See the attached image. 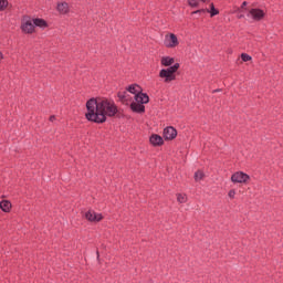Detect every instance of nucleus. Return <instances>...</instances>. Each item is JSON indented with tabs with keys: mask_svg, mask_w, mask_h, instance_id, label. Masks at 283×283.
I'll return each mask as SVG.
<instances>
[{
	"mask_svg": "<svg viewBox=\"0 0 283 283\" xmlns=\"http://www.w3.org/2000/svg\"><path fill=\"white\" fill-rule=\"evenodd\" d=\"M178 136V130L174 128V126H168L164 129V138L165 140H174Z\"/></svg>",
	"mask_w": 283,
	"mask_h": 283,
	"instance_id": "6",
	"label": "nucleus"
},
{
	"mask_svg": "<svg viewBox=\"0 0 283 283\" xmlns=\"http://www.w3.org/2000/svg\"><path fill=\"white\" fill-rule=\"evenodd\" d=\"M50 120H51V123H54V120H56V116L52 115V116L50 117Z\"/></svg>",
	"mask_w": 283,
	"mask_h": 283,
	"instance_id": "27",
	"label": "nucleus"
},
{
	"mask_svg": "<svg viewBox=\"0 0 283 283\" xmlns=\"http://www.w3.org/2000/svg\"><path fill=\"white\" fill-rule=\"evenodd\" d=\"M135 101L140 105H147V103H149V95H147V93H143L142 91L135 94Z\"/></svg>",
	"mask_w": 283,
	"mask_h": 283,
	"instance_id": "9",
	"label": "nucleus"
},
{
	"mask_svg": "<svg viewBox=\"0 0 283 283\" xmlns=\"http://www.w3.org/2000/svg\"><path fill=\"white\" fill-rule=\"evenodd\" d=\"M150 144H153L154 147H160L165 145V139H163V136L158 134H153L149 138Z\"/></svg>",
	"mask_w": 283,
	"mask_h": 283,
	"instance_id": "8",
	"label": "nucleus"
},
{
	"mask_svg": "<svg viewBox=\"0 0 283 283\" xmlns=\"http://www.w3.org/2000/svg\"><path fill=\"white\" fill-rule=\"evenodd\" d=\"M126 90L127 92H129L130 94H134L135 96L136 94L143 91V88H140L138 84H132Z\"/></svg>",
	"mask_w": 283,
	"mask_h": 283,
	"instance_id": "15",
	"label": "nucleus"
},
{
	"mask_svg": "<svg viewBox=\"0 0 283 283\" xmlns=\"http://www.w3.org/2000/svg\"><path fill=\"white\" fill-rule=\"evenodd\" d=\"M130 109L135 114H145V105H143L138 102H132L130 103Z\"/></svg>",
	"mask_w": 283,
	"mask_h": 283,
	"instance_id": "10",
	"label": "nucleus"
},
{
	"mask_svg": "<svg viewBox=\"0 0 283 283\" xmlns=\"http://www.w3.org/2000/svg\"><path fill=\"white\" fill-rule=\"evenodd\" d=\"M179 67L180 63H175L167 69H161L159 72V77L165 78V83H171V81H176V72H178Z\"/></svg>",
	"mask_w": 283,
	"mask_h": 283,
	"instance_id": "2",
	"label": "nucleus"
},
{
	"mask_svg": "<svg viewBox=\"0 0 283 283\" xmlns=\"http://www.w3.org/2000/svg\"><path fill=\"white\" fill-rule=\"evenodd\" d=\"M228 196L229 198H235V190H230Z\"/></svg>",
	"mask_w": 283,
	"mask_h": 283,
	"instance_id": "24",
	"label": "nucleus"
},
{
	"mask_svg": "<svg viewBox=\"0 0 283 283\" xmlns=\"http://www.w3.org/2000/svg\"><path fill=\"white\" fill-rule=\"evenodd\" d=\"M167 41L168 43H166V48H176V45H178V36H176L174 33H170Z\"/></svg>",
	"mask_w": 283,
	"mask_h": 283,
	"instance_id": "12",
	"label": "nucleus"
},
{
	"mask_svg": "<svg viewBox=\"0 0 283 283\" xmlns=\"http://www.w3.org/2000/svg\"><path fill=\"white\" fill-rule=\"evenodd\" d=\"M8 0H0V12H3L8 8Z\"/></svg>",
	"mask_w": 283,
	"mask_h": 283,
	"instance_id": "21",
	"label": "nucleus"
},
{
	"mask_svg": "<svg viewBox=\"0 0 283 283\" xmlns=\"http://www.w3.org/2000/svg\"><path fill=\"white\" fill-rule=\"evenodd\" d=\"M34 21L32 20H28L24 24H22L21 29L22 32H27L28 34H32V32H34Z\"/></svg>",
	"mask_w": 283,
	"mask_h": 283,
	"instance_id": "11",
	"label": "nucleus"
},
{
	"mask_svg": "<svg viewBox=\"0 0 283 283\" xmlns=\"http://www.w3.org/2000/svg\"><path fill=\"white\" fill-rule=\"evenodd\" d=\"M177 200H178V202H186L187 201V197H185V195H178L177 196Z\"/></svg>",
	"mask_w": 283,
	"mask_h": 283,
	"instance_id": "23",
	"label": "nucleus"
},
{
	"mask_svg": "<svg viewBox=\"0 0 283 283\" xmlns=\"http://www.w3.org/2000/svg\"><path fill=\"white\" fill-rule=\"evenodd\" d=\"M174 63H175L174 57L165 56L161 59V65H164V67H169L174 65Z\"/></svg>",
	"mask_w": 283,
	"mask_h": 283,
	"instance_id": "16",
	"label": "nucleus"
},
{
	"mask_svg": "<svg viewBox=\"0 0 283 283\" xmlns=\"http://www.w3.org/2000/svg\"><path fill=\"white\" fill-rule=\"evenodd\" d=\"M202 178H205V172H202V170H198L197 172H195L196 182H200V180H202Z\"/></svg>",
	"mask_w": 283,
	"mask_h": 283,
	"instance_id": "19",
	"label": "nucleus"
},
{
	"mask_svg": "<svg viewBox=\"0 0 283 283\" xmlns=\"http://www.w3.org/2000/svg\"><path fill=\"white\" fill-rule=\"evenodd\" d=\"M67 8H69L67 2L57 3V11L59 12H67Z\"/></svg>",
	"mask_w": 283,
	"mask_h": 283,
	"instance_id": "17",
	"label": "nucleus"
},
{
	"mask_svg": "<svg viewBox=\"0 0 283 283\" xmlns=\"http://www.w3.org/2000/svg\"><path fill=\"white\" fill-rule=\"evenodd\" d=\"M190 8H198V0H188Z\"/></svg>",
	"mask_w": 283,
	"mask_h": 283,
	"instance_id": "22",
	"label": "nucleus"
},
{
	"mask_svg": "<svg viewBox=\"0 0 283 283\" xmlns=\"http://www.w3.org/2000/svg\"><path fill=\"white\" fill-rule=\"evenodd\" d=\"M117 98L120 103H125L127 101V91L117 93Z\"/></svg>",
	"mask_w": 283,
	"mask_h": 283,
	"instance_id": "18",
	"label": "nucleus"
},
{
	"mask_svg": "<svg viewBox=\"0 0 283 283\" xmlns=\"http://www.w3.org/2000/svg\"><path fill=\"white\" fill-rule=\"evenodd\" d=\"M207 12L210 14V17H217V14H220V11L216 9V6H213V3L210 4V10L199 9L197 11H193L192 14H207Z\"/></svg>",
	"mask_w": 283,
	"mask_h": 283,
	"instance_id": "5",
	"label": "nucleus"
},
{
	"mask_svg": "<svg viewBox=\"0 0 283 283\" xmlns=\"http://www.w3.org/2000/svg\"><path fill=\"white\" fill-rule=\"evenodd\" d=\"M1 59H3V53L0 52V61H1Z\"/></svg>",
	"mask_w": 283,
	"mask_h": 283,
	"instance_id": "29",
	"label": "nucleus"
},
{
	"mask_svg": "<svg viewBox=\"0 0 283 283\" xmlns=\"http://www.w3.org/2000/svg\"><path fill=\"white\" fill-rule=\"evenodd\" d=\"M247 17H252L253 21H262L266 17V13L262 9L252 8L247 13Z\"/></svg>",
	"mask_w": 283,
	"mask_h": 283,
	"instance_id": "3",
	"label": "nucleus"
},
{
	"mask_svg": "<svg viewBox=\"0 0 283 283\" xmlns=\"http://www.w3.org/2000/svg\"><path fill=\"white\" fill-rule=\"evenodd\" d=\"M250 179V177L243 172V171H238V172H234L232 176H231V180L232 182L235 184H240V185H243L244 182H248Z\"/></svg>",
	"mask_w": 283,
	"mask_h": 283,
	"instance_id": "4",
	"label": "nucleus"
},
{
	"mask_svg": "<svg viewBox=\"0 0 283 283\" xmlns=\"http://www.w3.org/2000/svg\"><path fill=\"white\" fill-rule=\"evenodd\" d=\"M85 218L88 222H101V220H103V214L96 213L94 210H88L85 212Z\"/></svg>",
	"mask_w": 283,
	"mask_h": 283,
	"instance_id": "7",
	"label": "nucleus"
},
{
	"mask_svg": "<svg viewBox=\"0 0 283 283\" xmlns=\"http://www.w3.org/2000/svg\"><path fill=\"white\" fill-rule=\"evenodd\" d=\"M33 23H34L35 28H42V29L48 28V21H45L44 19H41V18L33 19Z\"/></svg>",
	"mask_w": 283,
	"mask_h": 283,
	"instance_id": "13",
	"label": "nucleus"
},
{
	"mask_svg": "<svg viewBox=\"0 0 283 283\" xmlns=\"http://www.w3.org/2000/svg\"><path fill=\"white\" fill-rule=\"evenodd\" d=\"M0 209H2L4 213H8L10 209H12V203L9 200L0 201Z\"/></svg>",
	"mask_w": 283,
	"mask_h": 283,
	"instance_id": "14",
	"label": "nucleus"
},
{
	"mask_svg": "<svg viewBox=\"0 0 283 283\" xmlns=\"http://www.w3.org/2000/svg\"><path fill=\"white\" fill-rule=\"evenodd\" d=\"M253 57H251V55L247 54V53H242L241 54V60L243 61V63H249V61H251Z\"/></svg>",
	"mask_w": 283,
	"mask_h": 283,
	"instance_id": "20",
	"label": "nucleus"
},
{
	"mask_svg": "<svg viewBox=\"0 0 283 283\" xmlns=\"http://www.w3.org/2000/svg\"><path fill=\"white\" fill-rule=\"evenodd\" d=\"M129 101H132V96H129L127 93H126V101H125V105H128Z\"/></svg>",
	"mask_w": 283,
	"mask_h": 283,
	"instance_id": "25",
	"label": "nucleus"
},
{
	"mask_svg": "<svg viewBox=\"0 0 283 283\" xmlns=\"http://www.w3.org/2000/svg\"><path fill=\"white\" fill-rule=\"evenodd\" d=\"M245 6H249V2L243 1L242 4H241V10H244Z\"/></svg>",
	"mask_w": 283,
	"mask_h": 283,
	"instance_id": "26",
	"label": "nucleus"
},
{
	"mask_svg": "<svg viewBox=\"0 0 283 283\" xmlns=\"http://www.w3.org/2000/svg\"><path fill=\"white\" fill-rule=\"evenodd\" d=\"M239 19H244V14H240V15H239Z\"/></svg>",
	"mask_w": 283,
	"mask_h": 283,
	"instance_id": "28",
	"label": "nucleus"
},
{
	"mask_svg": "<svg viewBox=\"0 0 283 283\" xmlns=\"http://www.w3.org/2000/svg\"><path fill=\"white\" fill-rule=\"evenodd\" d=\"M87 113L85 114L86 120L90 123H96L101 125L107 120V116L109 118H114V116H118L120 118V114H118V106L114 104V102H109L107 99L96 101V98L92 97L86 102Z\"/></svg>",
	"mask_w": 283,
	"mask_h": 283,
	"instance_id": "1",
	"label": "nucleus"
}]
</instances>
